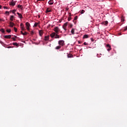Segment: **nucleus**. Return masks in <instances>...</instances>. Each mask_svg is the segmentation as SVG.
<instances>
[{
	"mask_svg": "<svg viewBox=\"0 0 127 127\" xmlns=\"http://www.w3.org/2000/svg\"><path fill=\"white\" fill-rule=\"evenodd\" d=\"M78 42L79 44H80V41H78Z\"/></svg>",
	"mask_w": 127,
	"mask_h": 127,
	"instance_id": "obj_45",
	"label": "nucleus"
},
{
	"mask_svg": "<svg viewBox=\"0 0 127 127\" xmlns=\"http://www.w3.org/2000/svg\"><path fill=\"white\" fill-rule=\"evenodd\" d=\"M21 6H22V5H18V7L19 8H20V7H21Z\"/></svg>",
	"mask_w": 127,
	"mask_h": 127,
	"instance_id": "obj_34",
	"label": "nucleus"
},
{
	"mask_svg": "<svg viewBox=\"0 0 127 127\" xmlns=\"http://www.w3.org/2000/svg\"><path fill=\"white\" fill-rule=\"evenodd\" d=\"M3 8H4L5 9H8V7H7L6 6H4Z\"/></svg>",
	"mask_w": 127,
	"mask_h": 127,
	"instance_id": "obj_31",
	"label": "nucleus"
},
{
	"mask_svg": "<svg viewBox=\"0 0 127 127\" xmlns=\"http://www.w3.org/2000/svg\"><path fill=\"white\" fill-rule=\"evenodd\" d=\"M122 21H125V19H124V18H122Z\"/></svg>",
	"mask_w": 127,
	"mask_h": 127,
	"instance_id": "obj_40",
	"label": "nucleus"
},
{
	"mask_svg": "<svg viewBox=\"0 0 127 127\" xmlns=\"http://www.w3.org/2000/svg\"><path fill=\"white\" fill-rule=\"evenodd\" d=\"M9 24L10 27H13L15 25L14 23L12 22H9Z\"/></svg>",
	"mask_w": 127,
	"mask_h": 127,
	"instance_id": "obj_7",
	"label": "nucleus"
},
{
	"mask_svg": "<svg viewBox=\"0 0 127 127\" xmlns=\"http://www.w3.org/2000/svg\"><path fill=\"white\" fill-rule=\"evenodd\" d=\"M21 34H22V33H23V32H22V31H21Z\"/></svg>",
	"mask_w": 127,
	"mask_h": 127,
	"instance_id": "obj_44",
	"label": "nucleus"
},
{
	"mask_svg": "<svg viewBox=\"0 0 127 127\" xmlns=\"http://www.w3.org/2000/svg\"><path fill=\"white\" fill-rule=\"evenodd\" d=\"M11 29H7L6 30V32H8V33H9L10 32H11Z\"/></svg>",
	"mask_w": 127,
	"mask_h": 127,
	"instance_id": "obj_21",
	"label": "nucleus"
},
{
	"mask_svg": "<svg viewBox=\"0 0 127 127\" xmlns=\"http://www.w3.org/2000/svg\"><path fill=\"white\" fill-rule=\"evenodd\" d=\"M77 19H78V16H76L75 17H74V19L73 20V22H74L75 24H76V20H77Z\"/></svg>",
	"mask_w": 127,
	"mask_h": 127,
	"instance_id": "obj_15",
	"label": "nucleus"
},
{
	"mask_svg": "<svg viewBox=\"0 0 127 127\" xmlns=\"http://www.w3.org/2000/svg\"><path fill=\"white\" fill-rule=\"evenodd\" d=\"M39 33L40 36H42L43 35V30H40L39 31Z\"/></svg>",
	"mask_w": 127,
	"mask_h": 127,
	"instance_id": "obj_5",
	"label": "nucleus"
},
{
	"mask_svg": "<svg viewBox=\"0 0 127 127\" xmlns=\"http://www.w3.org/2000/svg\"><path fill=\"white\" fill-rule=\"evenodd\" d=\"M4 38H6L7 39H9V38H11V36L10 35H5L4 36Z\"/></svg>",
	"mask_w": 127,
	"mask_h": 127,
	"instance_id": "obj_9",
	"label": "nucleus"
},
{
	"mask_svg": "<svg viewBox=\"0 0 127 127\" xmlns=\"http://www.w3.org/2000/svg\"><path fill=\"white\" fill-rule=\"evenodd\" d=\"M84 45H86V46L89 45V44L87 43H86V42H84Z\"/></svg>",
	"mask_w": 127,
	"mask_h": 127,
	"instance_id": "obj_30",
	"label": "nucleus"
},
{
	"mask_svg": "<svg viewBox=\"0 0 127 127\" xmlns=\"http://www.w3.org/2000/svg\"><path fill=\"white\" fill-rule=\"evenodd\" d=\"M49 4H50V5L53 4V3H54V1H53V0H50L48 2Z\"/></svg>",
	"mask_w": 127,
	"mask_h": 127,
	"instance_id": "obj_8",
	"label": "nucleus"
},
{
	"mask_svg": "<svg viewBox=\"0 0 127 127\" xmlns=\"http://www.w3.org/2000/svg\"><path fill=\"white\" fill-rule=\"evenodd\" d=\"M13 45H14L15 46H17V47H18V44H17V43L15 42L13 43Z\"/></svg>",
	"mask_w": 127,
	"mask_h": 127,
	"instance_id": "obj_18",
	"label": "nucleus"
},
{
	"mask_svg": "<svg viewBox=\"0 0 127 127\" xmlns=\"http://www.w3.org/2000/svg\"><path fill=\"white\" fill-rule=\"evenodd\" d=\"M9 5H11L12 6H14L15 5V2H10Z\"/></svg>",
	"mask_w": 127,
	"mask_h": 127,
	"instance_id": "obj_10",
	"label": "nucleus"
},
{
	"mask_svg": "<svg viewBox=\"0 0 127 127\" xmlns=\"http://www.w3.org/2000/svg\"><path fill=\"white\" fill-rule=\"evenodd\" d=\"M21 30H24V27H21Z\"/></svg>",
	"mask_w": 127,
	"mask_h": 127,
	"instance_id": "obj_37",
	"label": "nucleus"
},
{
	"mask_svg": "<svg viewBox=\"0 0 127 127\" xmlns=\"http://www.w3.org/2000/svg\"><path fill=\"white\" fill-rule=\"evenodd\" d=\"M39 1H41V0H38Z\"/></svg>",
	"mask_w": 127,
	"mask_h": 127,
	"instance_id": "obj_46",
	"label": "nucleus"
},
{
	"mask_svg": "<svg viewBox=\"0 0 127 127\" xmlns=\"http://www.w3.org/2000/svg\"><path fill=\"white\" fill-rule=\"evenodd\" d=\"M74 31H75V29H72V30L71 31V33H72V34H74Z\"/></svg>",
	"mask_w": 127,
	"mask_h": 127,
	"instance_id": "obj_20",
	"label": "nucleus"
},
{
	"mask_svg": "<svg viewBox=\"0 0 127 127\" xmlns=\"http://www.w3.org/2000/svg\"><path fill=\"white\" fill-rule=\"evenodd\" d=\"M52 10L50 8H47L46 11V13H48V12H51Z\"/></svg>",
	"mask_w": 127,
	"mask_h": 127,
	"instance_id": "obj_6",
	"label": "nucleus"
},
{
	"mask_svg": "<svg viewBox=\"0 0 127 127\" xmlns=\"http://www.w3.org/2000/svg\"><path fill=\"white\" fill-rule=\"evenodd\" d=\"M1 8V5H0V9Z\"/></svg>",
	"mask_w": 127,
	"mask_h": 127,
	"instance_id": "obj_43",
	"label": "nucleus"
},
{
	"mask_svg": "<svg viewBox=\"0 0 127 127\" xmlns=\"http://www.w3.org/2000/svg\"><path fill=\"white\" fill-rule=\"evenodd\" d=\"M10 2H15V1H14L13 0H11Z\"/></svg>",
	"mask_w": 127,
	"mask_h": 127,
	"instance_id": "obj_38",
	"label": "nucleus"
},
{
	"mask_svg": "<svg viewBox=\"0 0 127 127\" xmlns=\"http://www.w3.org/2000/svg\"><path fill=\"white\" fill-rule=\"evenodd\" d=\"M44 40L45 41H47V40H49V36H45Z\"/></svg>",
	"mask_w": 127,
	"mask_h": 127,
	"instance_id": "obj_13",
	"label": "nucleus"
},
{
	"mask_svg": "<svg viewBox=\"0 0 127 127\" xmlns=\"http://www.w3.org/2000/svg\"><path fill=\"white\" fill-rule=\"evenodd\" d=\"M14 30L15 32H17V28H16V27H14Z\"/></svg>",
	"mask_w": 127,
	"mask_h": 127,
	"instance_id": "obj_24",
	"label": "nucleus"
},
{
	"mask_svg": "<svg viewBox=\"0 0 127 127\" xmlns=\"http://www.w3.org/2000/svg\"><path fill=\"white\" fill-rule=\"evenodd\" d=\"M88 35H84L83 36V38H88Z\"/></svg>",
	"mask_w": 127,
	"mask_h": 127,
	"instance_id": "obj_23",
	"label": "nucleus"
},
{
	"mask_svg": "<svg viewBox=\"0 0 127 127\" xmlns=\"http://www.w3.org/2000/svg\"><path fill=\"white\" fill-rule=\"evenodd\" d=\"M67 25H68V22H66L65 23L63 26V28L64 29V30L65 31H66V30H67V29H66V27H67Z\"/></svg>",
	"mask_w": 127,
	"mask_h": 127,
	"instance_id": "obj_4",
	"label": "nucleus"
},
{
	"mask_svg": "<svg viewBox=\"0 0 127 127\" xmlns=\"http://www.w3.org/2000/svg\"><path fill=\"white\" fill-rule=\"evenodd\" d=\"M69 16H71V13H69Z\"/></svg>",
	"mask_w": 127,
	"mask_h": 127,
	"instance_id": "obj_41",
	"label": "nucleus"
},
{
	"mask_svg": "<svg viewBox=\"0 0 127 127\" xmlns=\"http://www.w3.org/2000/svg\"><path fill=\"white\" fill-rule=\"evenodd\" d=\"M54 30L55 32L52 33L50 36H51L52 38H55L56 39L61 38V37L58 35V32L60 31V29H59V27H55L54 29Z\"/></svg>",
	"mask_w": 127,
	"mask_h": 127,
	"instance_id": "obj_1",
	"label": "nucleus"
},
{
	"mask_svg": "<svg viewBox=\"0 0 127 127\" xmlns=\"http://www.w3.org/2000/svg\"><path fill=\"white\" fill-rule=\"evenodd\" d=\"M61 48V46L59 45V46H57L55 48V49H56L57 50H58L60 49Z\"/></svg>",
	"mask_w": 127,
	"mask_h": 127,
	"instance_id": "obj_17",
	"label": "nucleus"
},
{
	"mask_svg": "<svg viewBox=\"0 0 127 127\" xmlns=\"http://www.w3.org/2000/svg\"><path fill=\"white\" fill-rule=\"evenodd\" d=\"M107 47H109V49H107L108 51H110L112 50V48H111V45H110V44H107Z\"/></svg>",
	"mask_w": 127,
	"mask_h": 127,
	"instance_id": "obj_12",
	"label": "nucleus"
},
{
	"mask_svg": "<svg viewBox=\"0 0 127 127\" xmlns=\"http://www.w3.org/2000/svg\"><path fill=\"white\" fill-rule=\"evenodd\" d=\"M108 23H109V22H108V21H106L105 22H104L105 25H107Z\"/></svg>",
	"mask_w": 127,
	"mask_h": 127,
	"instance_id": "obj_22",
	"label": "nucleus"
},
{
	"mask_svg": "<svg viewBox=\"0 0 127 127\" xmlns=\"http://www.w3.org/2000/svg\"><path fill=\"white\" fill-rule=\"evenodd\" d=\"M12 39H13V41H16V39H15V38H14V37H13L12 38Z\"/></svg>",
	"mask_w": 127,
	"mask_h": 127,
	"instance_id": "obj_33",
	"label": "nucleus"
},
{
	"mask_svg": "<svg viewBox=\"0 0 127 127\" xmlns=\"http://www.w3.org/2000/svg\"><path fill=\"white\" fill-rule=\"evenodd\" d=\"M84 12H85V10H82L80 12V13H81V14H83V13H84Z\"/></svg>",
	"mask_w": 127,
	"mask_h": 127,
	"instance_id": "obj_26",
	"label": "nucleus"
},
{
	"mask_svg": "<svg viewBox=\"0 0 127 127\" xmlns=\"http://www.w3.org/2000/svg\"><path fill=\"white\" fill-rule=\"evenodd\" d=\"M59 45H60V46H64V45H65V41H64V40H60L58 42Z\"/></svg>",
	"mask_w": 127,
	"mask_h": 127,
	"instance_id": "obj_2",
	"label": "nucleus"
},
{
	"mask_svg": "<svg viewBox=\"0 0 127 127\" xmlns=\"http://www.w3.org/2000/svg\"><path fill=\"white\" fill-rule=\"evenodd\" d=\"M27 34V32H25L24 33H22V35H26Z\"/></svg>",
	"mask_w": 127,
	"mask_h": 127,
	"instance_id": "obj_28",
	"label": "nucleus"
},
{
	"mask_svg": "<svg viewBox=\"0 0 127 127\" xmlns=\"http://www.w3.org/2000/svg\"><path fill=\"white\" fill-rule=\"evenodd\" d=\"M0 31H1V32L4 33V30L3 29H0Z\"/></svg>",
	"mask_w": 127,
	"mask_h": 127,
	"instance_id": "obj_27",
	"label": "nucleus"
},
{
	"mask_svg": "<svg viewBox=\"0 0 127 127\" xmlns=\"http://www.w3.org/2000/svg\"><path fill=\"white\" fill-rule=\"evenodd\" d=\"M125 31H126V30H127V27L124 29Z\"/></svg>",
	"mask_w": 127,
	"mask_h": 127,
	"instance_id": "obj_39",
	"label": "nucleus"
},
{
	"mask_svg": "<svg viewBox=\"0 0 127 127\" xmlns=\"http://www.w3.org/2000/svg\"><path fill=\"white\" fill-rule=\"evenodd\" d=\"M68 21H70V20H71V17H68Z\"/></svg>",
	"mask_w": 127,
	"mask_h": 127,
	"instance_id": "obj_35",
	"label": "nucleus"
},
{
	"mask_svg": "<svg viewBox=\"0 0 127 127\" xmlns=\"http://www.w3.org/2000/svg\"><path fill=\"white\" fill-rule=\"evenodd\" d=\"M39 17H40V16H39Z\"/></svg>",
	"mask_w": 127,
	"mask_h": 127,
	"instance_id": "obj_49",
	"label": "nucleus"
},
{
	"mask_svg": "<svg viewBox=\"0 0 127 127\" xmlns=\"http://www.w3.org/2000/svg\"><path fill=\"white\" fill-rule=\"evenodd\" d=\"M34 33V32H33V31H32L31 32V34L32 35H33Z\"/></svg>",
	"mask_w": 127,
	"mask_h": 127,
	"instance_id": "obj_32",
	"label": "nucleus"
},
{
	"mask_svg": "<svg viewBox=\"0 0 127 127\" xmlns=\"http://www.w3.org/2000/svg\"><path fill=\"white\" fill-rule=\"evenodd\" d=\"M13 18H14V16L13 15L10 16V20H11V21H13Z\"/></svg>",
	"mask_w": 127,
	"mask_h": 127,
	"instance_id": "obj_14",
	"label": "nucleus"
},
{
	"mask_svg": "<svg viewBox=\"0 0 127 127\" xmlns=\"http://www.w3.org/2000/svg\"><path fill=\"white\" fill-rule=\"evenodd\" d=\"M72 57H73V55L72 54H69L67 55L68 58H72Z\"/></svg>",
	"mask_w": 127,
	"mask_h": 127,
	"instance_id": "obj_16",
	"label": "nucleus"
},
{
	"mask_svg": "<svg viewBox=\"0 0 127 127\" xmlns=\"http://www.w3.org/2000/svg\"><path fill=\"white\" fill-rule=\"evenodd\" d=\"M15 11H16V10H15V9L13 10L12 13H13V14L15 13Z\"/></svg>",
	"mask_w": 127,
	"mask_h": 127,
	"instance_id": "obj_29",
	"label": "nucleus"
},
{
	"mask_svg": "<svg viewBox=\"0 0 127 127\" xmlns=\"http://www.w3.org/2000/svg\"><path fill=\"white\" fill-rule=\"evenodd\" d=\"M17 14H18L19 18H20L21 19L23 18L22 15L21 14L17 12Z\"/></svg>",
	"mask_w": 127,
	"mask_h": 127,
	"instance_id": "obj_11",
	"label": "nucleus"
},
{
	"mask_svg": "<svg viewBox=\"0 0 127 127\" xmlns=\"http://www.w3.org/2000/svg\"><path fill=\"white\" fill-rule=\"evenodd\" d=\"M25 24H26V27L27 30H28V31H29V28L30 27V24L29 23V22H27Z\"/></svg>",
	"mask_w": 127,
	"mask_h": 127,
	"instance_id": "obj_3",
	"label": "nucleus"
},
{
	"mask_svg": "<svg viewBox=\"0 0 127 127\" xmlns=\"http://www.w3.org/2000/svg\"><path fill=\"white\" fill-rule=\"evenodd\" d=\"M20 26H21V27H23V23H21V24H20Z\"/></svg>",
	"mask_w": 127,
	"mask_h": 127,
	"instance_id": "obj_36",
	"label": "nucleus"
},
{
	"mask_svg": "<svg viewBox=\"0 0 127 127\" xmlns=\"http://www.w3.org/2000/svg\"><path fill=\"white\" fill-rule=\"evenodd\" d=\"M8 14V15H9V12L8 11H5V14Z\"/></svg>",
	"mask_w": 127,
	"mask_h": 127,
	"instance_id": "obj_25",
	"label": "nucleus"
},
{
	"mask_svg": "<svg viewBox=\"0 0 127 127\" xmlns=\"http://www.w3.org/2000/svg\"><path fill=\"white\" fill-rule=\"evenodd\" d=\"M7 48H11V47L9 46V47H7Z\"/></svg>",
	"mask_w": 127,
	"mask_h": 127,
	"instance_id": "obj_42",
	"label": "nucleus"
},
{
	"mask_svg": "<svg viewBox=\"0 0 127 127\" xmlns=\"http://www.w3.org/2000/svg\"><path fill=\"white\" fill-rule=\"evenodd\" d=\"M70 26H71V27H72V25H70Z\"/></svg>",
	"mask_w": 127,
	"mask_h": 127,
	"instance_id": "obj_50",
	"label": "nucleus"
},
{
	"mask_svg": "<svg viewBox=\"0 0 127 127\" xmlns=\"http://www.w3.org/2000/svg\"><path fill=\"white\" fill-rule=\"evenodd\" d=\"M1 20H1V19H0V21H1Z\"/></svg>",
	"mask_w": 127,
	"mask_h": 127,
	"instance_id": "obj_47",
	"label": "nucleus"
},
{
	"mask_svg": "<svg viewBox=\"0 0 127 127\" xmlns=\"http://www.w3.org/2000/svg\"><path fill=\"white\" fill-rule=\"evenodd\" d=\"M15 38H16L17 37L16 36H15Z\"/></svg>",
	"mask_w": 127,
	"mask_h": 127,
	"instance_id": "obj_48",
	"label": "nucleus"
},
{
	"mask_svg": "<svg viewBox=\"0 0 127 127\" xmlns=\"http://www.w3.org/2000/svg\"><path fill=\"white\" fill-rule=\"evenodd\" d=\"M38 24H39V23H35L34 25V27H37V26L38 25Z\"/></svg>",
	"mask_w": 127,
	"mask_h": 127,
	"instance_id": "obj_19",
	"label": "nucleus"
}]
</instances>
